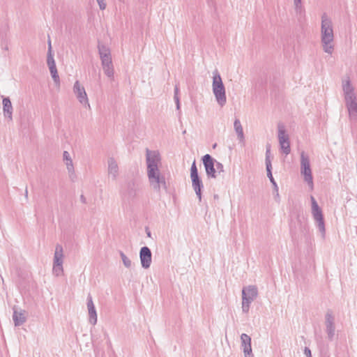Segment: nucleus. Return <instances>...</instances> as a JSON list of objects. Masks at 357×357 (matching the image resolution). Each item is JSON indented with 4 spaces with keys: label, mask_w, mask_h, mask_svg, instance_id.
I'll return each mask as SVG.
<instances>
[{
    "label": "nucleus",
    "mask_w": 357,
    "mask_h": 357,
    "mask_svg": "<svg viewBox=\"0 0 357 357\" xmlns=\"http://www.w3.org/2000/svg\"><path fill=\"white\" fill-rule=\"evenodd\" d=\"M146 174L151 188L160 193L161 190H167L165 176L160 172L161 156L158 151H146Z\"/></svg>",
    "instance_id": "nucleus-1"
},
{
    "label": "nucleus",
    "mask_w": 357,
    "mask_h": 357,
    "mask_svg": "<svg viewBox=\"0 0 357 357\" xmlns=\"http://www.w3.org/2000/svg\"><path fill=\"white\" fill-rule=\"evenodd\" d=\"M321 43L324 52L331 55L334 51V31L333 22L326 13L321 15Z\"/></svg>",
    "instance_id": "nucleus-2"
},
{
    "label": "nucleus",
    "mask_w": 357,
    "mask_h": 357,
    "mask_svg": "<svg viewBox=\"0 0 357 357\" xmlns=\"http://www.w3.org/2000/svg\"><path fill=\"white\" fill-rule=\"evenodd\" d=\"M342 90L349 119L357 121V97L349 80L343 82Z\"/></svg>",
    "instance_id": "nucleus-3"
},
{
    "label": "nucleus",
    "mask_w": 357,
    "mask_h": 357,
    "mask_svg": "<svg viewBox=\"0 0 357 357\" xmlns=\"http://www.w3.org/2000/svg\"><path fill=\"white\" fill-rule=\"evenodd\" d=\"M98 50L102 70L107 77L112 81L114 79V68L110 49L106 45L99 43Z\"/></svg>",
    "instance_id": "nucleus-4"
},
{
    "label": "nucleus",
    "mask_w": 357,
    "mask_h": 357,
    "mask_svg": "<svg viewBox=\"0 0 357 357\" xmlns=\"http://www.w3.org/2000/svg\"><path fill=\"white\" fill-rule=\"evenodd\" d=\"M212 91L218 104L223 107L227 102L226 91L218 70L213 72Z\"/></svg>",
    "instance_id": "nucleus-5"
},
{
    "label": "nucleus",
    "mask_w": 357,
    "mask_h": 357,
    "mask_svg": "<svg viewBox=\"0 0 357 357\" xmlns=\"http://www.w3.org/2000/svg\"><path fill=\"white\" fill-rule=\"evenodd\" d=\"M258 289L255 285H249L242 290V311L248 313L251 303L257 298Z\"/></svg>",
    "instance_id": "nucleus-6"
},
{
    "label": "nucleus",
    "mask_w": 357,
    "mask_h": 357,
    "mask_svg": "<svg viewBox=\"0 0 357 357\" xmlns=\"http://www.w3.org/2000/svg\"><path fill=\"white\" fill-rule=\"evenodd\" d=\"M301 174L303 176L310 190L314 188L313 177L309 156L304 152L301 153Z\"/></svg>",
    "instance_id": "nucleus-7"
},
{
    "label": "nucleus",
    "mask_w": 357,
    "mask_h": 357,
    "mask_svg": "<svg viewBox=\"0 0 357 357\" xmlns=\"http://www.w3.org/2000/svg\"><path fill=\"white\" fill-rule=\"evenodd\" d=\"M310 201L312 217L317 223V226L320 233L321 234L322 238H324L326 236V229L322 211L313 196L310 197Z\"/></svg>",
    "instance_id": "nucleus-8"
},
{
    "label": "nucleus",
    "mask_w": 357,
    "mask_h": 357,
    "mask_svg": "<svg viewBox=\"0 0 357 357\" xmlns=\"http://www.w3.org/2000/svg\"><path fill=\"white\" fill-rule=\"evenodd\" d=\"M63 248L61 245L57 244L55 247L52 267V273L56 277L61 276L63 273Z\"/></svg>",
    "instance_id": "nucleus-9"
},
{
    "label": "nucleus",
    "mask_w": 357,
    "mask_h": 357,
    "mask_svg": "<svg viewBox=\"0 0 357 357\" xmlns=\"http://www.w3.org/2000/svg\"><path fill=\"white\" fill-rule=\"evenodd\" d=\"M278 137L280 147L283 153L289 155L291 152L290 141L288 134L286 133L284 126L282 123L278 125Z\"/></svg>",
    "instance_id": "nucleus-10"
},
{
    "label": "nucleus",
    "mask_w": 357,
    "mask_h": 357,
    "mask_svg": "<svg viewBox=\"0 0 357 357\" xmlns=\"http://www.w3.org/2000/svg\"><path fill=\"white\" fill-rule=\"evenodd\" d=\"M190 178L192 180V186L194 189L199 201H202V189L203 188V183L198 175V171L196 166L195 161H194L190 168Z\"/></svg>",
    "instance_id": "nucleus-11"
},
{
    "label": "nucleus",
    "mask_w": 357,
    "mask_h": 357,
    "mask_svg": "<svg viewBox=\"0 0 357 357\" xmlns=\"http://www.w3.org/2000/svg\"><path fill=\"white\" fill-rule=\"evenodd\" d=\"M73 89V93H75L79 103L85 107L90 108V104L85 89L79 81L77 80L74 83Z\"/></svg>",
    "instance_id": "nucleus-12"
},
{
    "label": "nucleus",
    "mask_w": 357,
    "mask_h": 357,
    "mask_svg": "<svg viewBox=\"0 0 357 357\" xmlns=\"http://www.w3.org/2000/svg\"><path fill=\"white\" fill-rule=\"evenodd\" d=\"M47 64L48 66V68L50 69V74L52 75V77L54 80V82L59 84L60 82L59 76L57 72L56 63L54 59V55L52 54V45L51 42L49 41V47H48V52H47Z\"/></svg>",
    "instance_id": "nucleus-13"
},
{
    "label": "nucleus",
    "mask_w": 357,
    "mask_h": 357,
    "mask_svg": "<svg viewBox=\"0 0 357 357\" xmlns=\"http://www.w3.org/2000/svg\"><path fill=\"white\" fill-rule=\"evenodd\" d=\"M206 174L209 177L216 178L215 162V160L209 155L206 154L202 158Z\"/></svg>",
    "instance_id": "nucleus-14"
},
{
    "label": "nucleus",
    "mask_w": 357,
    "mask_h": 357,
    "mask_svg": "<svg viewBox=\"0 0 357 357\" xmlns=\"http://www.w3.org/2000/svg\"><path fill=\"white\" fill-rule=\"evenodd\" d=\"M139 259L142 266L147 269L151 266L152 261V254L151 250L146 247H142L139 251Z\"/></svg>",
    "instance_id": "nucleus-15"
},
{
    "label": "nucleus",
    "mask_w": 357,
    "mask_h": 357,
    "mask_svg": "<svg viewBox=\"0 0 357 357\" xmlns=\"http://www.w3.org/2000/svg\"><path fill=\"white\" fill-rule=\"evenodd\" d=\"M241 347L245 357H254L251 346V337L248 335L243 333L241 335Z\"/></svg>",
    "instance_id": "nucleus-16"
},
{
    "label": "nucleus",
    "mask_w": 357,
    "mask_h": 357,
    "mask_svg": "<svg viewBox=\"0 0 357 357\" xmlns=\"http://www.w3.org/2000/svg\"><path fill=\"white\" fill-rule=\"evenodd\" d=\"M108 177L112 181H116L119 176V168L117 162L114 158H109L107 160Z\"/></svg>",
    "instance_id": "nucleus-17"
},
{
    "label": "nucleus",
    "mask_w": 357,
    "mask_h": 357,
    "mask_svg": "<svg viewBox=\"0 0 357 357\" xmlns=\"http://www.w3.org/2000/svg\"><path fill=\"white\" fill-rule=\"evenodd\" d=\"M87 309L89 312V322L93 324V326L96 324L97 323V312L96 310V307L92 299L91 296L89 294L87 296Z\"/></svg>",
    "instance_id": "nucleus-18"
},
{
    "label": "nucleus",
    "mask_w": 357,
    "mask_h": 357,
    "mask_svg": "<svg viewBox=\"0 0 357 357\" xmlns=\"http://www.w3.org/2000/svg\"><path fill=\"white\" fill-rule=\"evenodd\" d=\"M326 328L328 337L332 339L335 335L334 317L331 312L328 311L326 314Z\"/></svg>",
    "instance_id": "nucleus-19"
},
{
    "label": "nucleus",
    "mask_w": 357,
    "mask_h": 357,
    "mask_svg": "<svg viewBox=\"0 0 357 357\" xmlns=\"http://www.w3.org/2000/svg\"><path fill=\"white\" fill-rule=\"evenodd\" d=\"M2 105L4 116L9 121H12L13 108L10 98L8 97L3 98L2 100Z\"/></svg>",
    "instance_id": "nucleus-20"
},
{
    "label": "nucleus",
    "mask_w": 357,
    "mask_h": 357,
    "mask_svg": "<svg viewBox=\"0 0 357 357\" xmlns=\"http://www.w3.org/2000/svg\"><path fill=\"white\" fill-rule=\"evenodd\" d=\"M13 320L15 326L22 325L26 321V311L21 310L17 311L15 307L13 308Z\"/></svg>",
    "instance_id": "nucleus-21"
},
{
    "label": "nucleus",
    "mask_w": 357,
    "mask_h": 357,
    "mask_svg": "<svg viewBox=\"0 0 357 357\" xmlns=\"http://www.w3.org/2000/svg\"><path fill=\"white\" fill-rule=\"evenodd\" d=\"M234 128L240 142H244L245 136L243 133V129L238 119H235L234 122Z\"/></svg>",
    "instance_id": "nucleus-22"
},
{
    "label": "nucleus",
    "mask_w": 357,
    "mask_h": 357,
    "mask_svg": "<svg viewBox=\"0 0 357 357\" xmlns=\"http://www.w3.org/2000/svg\"><path fill=\"white\" fill-rule=\"evenodd\" d=\"M63 161L66 165V168H67L68 172L73 173L74 172V165H73L72 158L70 155V153L68 151H64L63 153Z\"/></svg>",
    "instance_id": "nucleus-23"
},
{
    "label": "nucleus",
    "mask_w": 357,
    "mask_h": 357,
    "mask_svg": "<svg viewBox=\"0 0 357 357\" xmlns=\"http://www.w3.org/2000/svg\"><path fill=\"white\" fill-rule=\"evenodd\" d=\"M266 172H267V176L268 177L270 181L271 182V183L273 185L274 188H275V191H278V185H277V183L272 175V165H271V160H268L267 158L266 160Z\"/></svg>",
    "instance_id": "nucleus-24"
},
{
    "label": "nucleus",
    "mask_w": 357,
    "mask_h": 357,
    "mask_svg": "<svg viewBox=\"0 0 357 357\" xmlns=\"http://www.w3.org/2000/svg\"><path fill=\"white\" fill-rule=\"evenodd\" d=\"M120 256L122 259L123 265L126 268H130L132 266L131 260L121 251L120 252Z\"/></svg>",
    "instance_id": "nucleus-25"
},
{
    "label": "nucleus",
    "mask_w": 357,
    "mask_h": 357,
    "mask_svg": "<svg viewBox=\"0 0 357 357\" xmlns=\"http://www.w3.org/2000/svg\"><path fill=\"white\" fill-rule=\"evenodd\" d=\"M294 5L296 13H301L303 11L302 0H294Z\"/></svg>",
    "instance_id": "nucleus-26"
},
{
    "label": "nucleus",
    "mask_w": 357,
    "mask_h": 357,
    "mask_svg": "<svg viewBox=\"0 0 357 357\" xmlns=\"http://www.w3.org/2000/svg\"><path fill=\"white\" fill-rule=\"evenodd\" d=\"M215 174L218 172V173H221V172H224V167H223V165L218 162V161H216L215 162Z\"/></svg>",
    "instance_id": "nucleus-27"
},
{
    "label": "nucleus",
    "mask_w": 357,
    "mask_h": 357,
    "mask_svg": "<svg viewBox=\"0 0 357 357\" xmlns=\"http://www.w3.org/2000/svg\"><path fill=\"white\" fill-rule=\"evenodd\" d=\"M100 10H103L106 8V3L105 0H96Z\"/></svg>",
    "instance_id": "nucleus-28"
},
{
    "label": "nucleus",
    "mask_w": 357,
    "mask_h": 357,
    "mask_svg": "<svg viewBox=\"0 0 357 357\" xmlns=\"http://www.w3.org/2000/svg\"><path fill=\"white\" fill-rule=\"evenodd\" d=\"M174 101L176 105V109L179 110L180 109V98H179V96H176V97H174Z\"/></svg>",
    "instance_id": "nucleus-29"
},
{
    "label": "nucleus",
    "mask_w": 357,
    "mask_h": 357,
    "mask_svg": "<svg viewBox=\"0 0 357 357\" xmlns=\"http://www.w3.org/2000/svg\"><path fill=\"white\" fill-rule=\"evenodd\" d=\"M304 354L305 355L306 357H312L311 351L308 347H305Z\"/></svg>",
    "instance_id": "nucleus-30"
},
{
    "label": "nucleus",
    "mask_w": 357,
    "mask_h": 357,
    "mask_svg": "<svg viewBox=\"0 0 357 357\" xmlns=\"http://www.w3.org/2000/svg\"><path fill=\"white\" fill-rule=\"evenodd\" d=\"M267 158L268 160H271L270 159V146L267 147L266 148V160H265V162H266V160Z\"/></svg>",
    "instance_id": "nucleus-31"
},
{
    "label": "nucleus",
    "mask_w": 357,
    "mask_h": 357,
    "mask_svg": "<svg viewBox=\"0 0 357 357\" xmlns=\"http://www.w3.org/2000/svg\"><path fill=\"white\" fill-rule=\"evenodd\" d=\"M178 93H179L178 86L177 84H176L175 87H174V97L179 96Z\"/></svg>",
    "instance_id": "nucleus-32"
},
{
    "label": "nucleus",
    "mask_w": 357,
    "mask_h": 357,
    "mask_svg": "<svg viewBox=\"0 0 357 357\" xmlns=\"http://www.w3.org/2000/svg\"><path fill=\"white\" fill-rule=\"evenodd\" d=\"M275 199L276 201L279 202L280 201V196H279V193H278V190L276 191V195L275 196Z\"/></svg>",
    "instance_id": "nucleus-33"
},
{
    "label": "nucleus",
    "mask_w": 357,
    "mask_h": 357,
    "mask_svg": "<svg viewBox=\"0 0 357 357\" xmlns=\"http://www.w3.org/2000/svg\"><path fill=\"white\" fill-rule=\"evenodd\" d=\"M24 197H25L26 199H28V189H27V188H26L25 191H24Z\"/></svg>",
    "instance_id": "nucleus-34"
},
{
    "label": "nucleus",
    "mask_w": 357,
    "mask_h": 357,
    "mask_svg": "<svg viewBox=\"0 0 357 357\" xmlns=\"http://www.w3.org/2000/svg\"><path fill=\"white\" fill-rule=\"evenodd\" d=\"M80 199H81V201H82L83 203H85V202H86V198L84 197V195H81Z\"/></svg>",
    "instance_id": "nucleus-35"
}]
</instances>
